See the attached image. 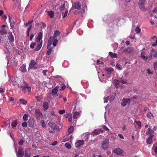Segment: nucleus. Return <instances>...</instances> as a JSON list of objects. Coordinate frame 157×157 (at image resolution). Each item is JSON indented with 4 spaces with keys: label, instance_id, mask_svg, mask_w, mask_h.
I'll return each mask as SVG.
<instances>
[{
    "label": "nucleus",
    "instance_id": "obj_1",
    "mask_svg": "<svg viewBox=\"0 0 157 157\" xmlns=\"http://www.w3.org/2000/svg\"><path fill=\"white\" fill-rule=\"evenodd\" d=\"M17 86L18 87L21 88L22 91L25 93L27 92L29 93L30 92L31 90V87L24 80H23V82H21V84L20 83L19 84L17 83Z\"/></svg>",
    "mask_w": 157,
    "mask_h": 157
},
{
    "label": "nucleus",
    "instance_id": "obj_2",
    "mask_svg": "<svg viewBox=\"0 0 157 157\" xmlns=\"http://www.w3.org/2000/svg\"><path fill=\"white\" fill-rule=\"evenodd\" d=\"M87 6L85 4L82 5V7L81 8V4L79 2H74L71 9H76L80 10L79 13L82 14L83 13L85 12V9L86 8Z\"/></svg>",
    "mask_w": 157,
    "mask_h": 157
},
{
    "label": "nucleus",
    "instance_id": "obj_3",
    "mask_svg": "<svg viewBox=\"0 0 157 157\" xmlns=\"http://www.w3.org/2000/svg\"><path fill=\"white\" fill-rule=\"evenodd\" d=\"M146 2V0H139V6L140 8L142 10L144 11H145L147 10L146 8L144 6V5Z\"/></svg>",
    "mask_w": 157,
    "mask_h": 157
},
{
    "label": "nucleus",
    "instance_id": "obj_4",
    "mask_svg": "<svg viewBox=\"0 0 157 157\" xmlns=\"http://www.w3.org/2000/svg\"><path fill=\"white\" fill-rule=\"evenodd\" d=\"M109 140L108 139H106L103 140L102 141V147L103 149L105 150L108 149L109 147Z\"/></svg>",
    "mask_w": 157,
    "mask_h": 157
},
{
    "label": "nucleus",
    "instance_id": "obj_5",
    "mask_svg": "<svg viewBox=\"0 0 157 157\" xmlns=\"http://www.w3.org/2000/svg\"><path fill=\"white\" fill-rule=\"evenodd\" d=\"M35 113L36 117V119L40 120L42 116V114L39 109H36L35 111Z\"/></svg>",
    "mask_w": 157,
    "mask_h": 157
},
{
    "label": "nucleus",
    "instance_id": "obj_6",
    "mask_svg": "<svg viewBox=\"0 0 157 157\" xmlns=\"http://www.w3.org/2000/svg\"><path fill=\"white\" fill-rule=\"evenodd\" d=\"M130 101L131 100L130 98H123L121 102V104L122 106H124L127 104H129Z\"/></svg>",
    "mask_w": 157,
    "mask_h": 157
},
{
    "label": "nucleus",
    "instance_id": "obj_7",
    "mask_svg": "<svg viewBox=\"0 0 157 157\" xmlns=\"http://www.w3.org/2000/svg\"><path fill=\"white\" fill-rule=\"evenodd\" d=\"M9 21L10 23V25L11 28H13L14 27V24L15 23V20L14 18L9 16Z\"/></svg>",
    "mask_w": 157,
    "mask_h": 157
},
{
    "label": "nucleus",
    "instance_id": "obj_8",
    "mask_svg": "<svg viewBox=\"0 0 157 157\" xmlns=\"http://www.w3.org/2000/svg\"><path fill=\"white\" fill-rule=\"evenodd\" d=\"M103 132V130L101 129H95L93 131L92 133L93 135L94 136L98 135L100 133H102Z\"/></svg>",
    "mask_w": 157,
    "mask_h": 157
},
{
    "label": "nucleus",
    "instance_id": "obj_9",
    "mask_svg": "<svg viewBox=\"0 0 157 157\" xmlns=\"http://www.w3.org/2000/svg\"><path fill=\"white\" fill-rule=\"evenodd\" d=\"M114 153L118 155H120L123 153L124 151L119 148L118 147L114 149L113 150Z\"/></svg>",
    "mask_w": 157,
    "mask_h": 157
},
{
    "label": "nucleus",
    "instance_id": "obj_10",
    "mask_svg": "<svg viewBox=\"0 0 157 157\" xmlns=\"http://www.w3.org/2000/svg\"><path fill=\"white\" fill-rule=\"evenodd\" d=\"M37 64V63L35 61L32 59L29 65V67L28 68V70H29L33 68V67Z\"/></svg>",
    "mask_w": 157,
    "mask_h": 157
},
{
    "label": "nucleus",
    "instance_id": "obj_11",
    "mask_svg": "<svg viewBox=\"0 0 157 157\" xmlns=\"http://www.w3.org/2000/svg\"><path fill=\"white\" fill-rule=\"evenodd\" d=\"M84 143L83 140H81L78 141L75 143V146L76 148L79 147L80 146L83 145Z\"/></svg>",
    "mask_w": 157,
    "mask_h": 157
},
{
    "label": "nucleus",
    "instance_id": "obj_12",
    "mask_svg": "<svg viewBox=\"0 0 157 157\" xmlns=\"http://www.w3.org/2000/svg\"><path fill=\"white\" fill-rule=\"evenodd\" d=\"M8 34V39L9 40L10 42H13L14 41V39L12 33H10Z\"/></svg>",
    "mask_w": 157,
    "mask_h": 157
},
{
    "label": "nucleus",
    "instance_id": "obj_13",
    "mask_svg": "<svg viewBox=\"0 0 157 157\" xmlns=\"http://www.w3.org/2000/svg\"><path fill=\"white\" fill-rule=\"evenodd\" d=\"M26 65L25 64H23L21 66L20 68V70L22 72H25L26 71Z\"/></svg>",
    "mask_w": 157,
    "mask_h": 157
},
{
    "label": "nucleus",
    "instance_id": "obj_14",
    "mask_svg": "<svg viewBox=\"0 0 157 157\" xmlns=\"http://www.w3.org/2000/svg\"><path fill=\"white\" fill-rule=\"evenodd\" d=\"M48 103L47 102H44L43 107L44 109V110H47L48 108Z\"/></svg>",
    "mask_w": 157,
    "mask_h": 157
},
{
    "label": "nucleus",
    "instance_id": "obj_15",
    "mask_svg": "<svg viewBox=\"0 0 157 157\" xmlns=\"http://www.w3.org/2000/svg\"><path fill=\"white\" fill-rule=\"evenodd\" d=\"M153 136V135H151L147 139L146 142L147 144H151L152 143V138Z\"/></svg>",
    "mask_w": 157,
    "mask_h": 157
},
{
    "label": "nucleus",
    "instance_id": "obj_16",
    "mask_svg": "<svg viewBox=\"0 0 157 157\" xmlns=\"http://www.w3.org/2000/svg\"><path fill=\"white\" fill-rule=\"evenodd\" d=\"M145 53L144 52H142L141 53V57L142 58V59L144 60H147L148 59V57L147 56H145Z\"/></svg>",
    "mask_w": 157,
    "mask_h": 157
},
{
    "label": "nucleus",
    "instance_id": "obj_17",
    "mask_svg": "<svg viewBox=\"0 0 157 157\" xmlns=\"http://www.w3.org/2000/svg\"><path fill=\"white\" fill-rule=\"evenodd\" d=\"M24 152L22 151V150L20 148L18 150V157H22L24 155Z\"/></svg>",
    "mask_w": 157,
    "mask_h": 157
},
{
    "label": "nucleus",
    "instance_id": "obj_18",
    "mask_svg": "<svg viewBox=\"0 0 157 157\" xmlns=\"http://www.w3.org/2000/svg\"><path fill=\"white\" fill-rule=\"evenodd\" d=\"M0 33L2 35H4L7 34L6 30L4 28H0Z\"/></svg>",
    "mask_w": 157,
    "mask_h": 157
},
{
    "label": "nucleus",
    "instance_id": "obj_19",
    "mask_svg": "<svg viewBox=\"0 0 157 157\" xmlns=\"http://www.w3.org/2000/svg\"><path fill=\"white\" fill-rule=\"evenodd\" d=\"M153 133L154 132L153 131V130L150 128H148L147 129V135H150V136L151 135H153Z\"/></svg>",
    "mask_w": 157,
    "mask_h": 157
},
{
    "label": "nucleus",
    "instance_id": "obj_20",
    "mask_svg": "<svg viewBox=\"0 0 157 157\" xmlns=\"http://www.w3.org/2000/svg\"><path fill=\"white\" fill-rule=\"evenodd\" d=\"M48 124L50 125L51 127H52L54 129H56L57 128V126L55 123H53L51 121H50L48 123Z\"/></svg>",
    "mask_w": 157,
    "mask_h": 157
},
{
    "label": "nucleus",
    "instance_id": "obj_21",
    "mask_svg": "<svg viewBox=\"0 0 157 157\" xmlns=\"http://www.w3.org/2000/svg\"><path fill=\"white\" fill-rule=\"evenodd\" d=\"M109 54L112 58H117V57L118 56L116 53H113L110 52L109 53Z\"/></svg>",
    "mask_w": 157,
    "mask_h": 157
},
{
    "label": "nucleus",
    "instance_id": "obj_22",
    "mask_svg": "<svg viewBox=\"0 0 157 157\" xmlns=\"http://www.w3.org/2000/svg\"><path fill=\"white\" fill-rule=\"evenodd\" d=\"M123 52L126 54L130 53L131 52V50L130 48H128L124 50Z\"/></svg>",
    "mask_w": 157,
    "mask_h": 157
},
{
    "label": "nucleus",
    "instance_id": "obj_23",
    "mask_svg": "<svg viewBox=\"0 0 157 157\" xmlns=\"http://www.w3.org/2000/svg\"><path fill=\"white\" fill-rule=\"evenodd\" d=\"M67 4V1H64L63 4L60 6L59 8V10L61 11H62V10H63L65 8V5H66V4Z\"/></svg>",
    "mask_w": 157,
    "mask_h": 157
},
{
    "label": "nucleus",
    "instance_id": "obj_24",
    "mask_svg": "<svg viewBox=\"0 0 157 157\" xmlns=\"http://www.w3.org/2000/svg\"><path fill=\"white\" fill-rule=\"evenodd\" d=\"M42 32H40L38 34V37L36 39L37 41H39L41 40L42 37Z\"/></svg>",
    "mask_w": 157,
    "mask_h": 157
},
{
    "label": "nucleus",
    "instance_id": "obj_25",
    "mask_svg": "<svg viewBox=\"0 0 157 157\" xmlns=\"http://www.w3.org/2000/svg\"><path fill=\"white\" fill-rule=\"evenodd\" d=\"M79 116V113L78 112H76L73 114V118L75 119H77Z\"/></svg>",
    "mask_w": 157,
    "mask_h": 157
},
{
    "label": "nucleus",
    "instance_id": "obj_26",
    "mask_svg": "<svg viewBox=\"0 0 157 157\" xmlns=\"http://www.w3.org/2000/svg\"><path fill=\"white\" fill-rule=\"evenodd\" d=\"M48 14L51 18H52L54 16V13L52 11H50L48 12Z\"/></svg>",
    "mask_w": 157,
    "mask_h": 157
},
{
    "label": "nucleus",
    "instance_id": "obj_27",
    "mask_svg": "<svg viewBox=\"0 0 157 157\" xmlns=\"http://www.w3.org/2000/svg\"><path fill=\"white\" fill-rule=\"evenodd\" d=\"M105 70H106L109 74H110L111 73L113 72L114 70L113 68L110 67L106 68Z\"/></svg>",
    "mask_w": 157,
    "mask_h": 157
},
{
    "label": "nucleus",
    "instance_id": "obj_28",
    "mask_svg": "<svg viewBox=\"0 0 157 157\" xmlns=\"http://www.w3.org/2000/svg\"><path fill=\"white\" fill-rule=\"evenodd\" d=\"M17 124V121H13L12 122L11 124V126L12 128L15 127Z\"/></svg>",
    "mask_w": 157,
    "mask_h": 157
},
{
    "label": "nucleus",
    "instance_id": "obj_29",
    "mask_svg": "<svg viewBox=\"0 0 157 157\" xmlns=\"http://www.w3.org/2000/svg\"><path fill=\"white\" fill-rule=\"evenodd\" d=\"M116 67L117 69L120 70H121L122 69V66L118 62L117 63Z\"/></svg>",
    "mask_w": 157,
    "mask_h": 157
},
{
    "label": "nucleus",
    "instance_id": "obj_30",
    "mask_svg": "<svg viewBox=\"0 0 157 157\" xmlns=\"http://www.w3.org/2000/svg\"><path fill=\"white\" fill-rule=\"evenodd\" d=\"M135 122L136 123L137 125L138 126V128L139 129H140L141 127V123L140 121H135Z\"/></svg>",
    "mask_w": 157,
    "mask_h": 157
},
{
    "label": "nucleus",
    "instance_id": "obj_31",
    "mask_svg": "<svg viewBox=\"0 0 157 157\" xmlns=\"http://www.w3.org/2000/svg\"><path fill=\"white\" fill-rule=\"evenodd\" d=\"M42 46V43H40L38 45H37V47L35 48V50L36 51H38L39 50L41 47Z\"/></svg>",
    "mask_w": 157,
    "mask_h": 157
},
{
    "label": "nucleus",
    "instance_id": "obj_32",
    "mask_svg": "<svg viewBox=\"0 0 157 157\" xmlns=\"http://www.w3.org/2000/svg\"><path fill=\"white\" fill-rule=\"evenodd\" d=\"M66 117L68 119V120L69 121H71L72 119V116L71 114H67L66 116Z\"/></svg>",
    "mask_w": 157,
    "mask_h": 157
},
{
    "label": "nucleus",
    "instance_id": "obj_33",
    "mask_svg": "<svg viewBox=\"0 0 157 157\" xmlns=\"http://www.w3.org/2000/svg\"><path fill=\"white\" fill-rule=\"evenodd\" d=\"M74 130V127L72 126H71L68 129V132L69 134H70L73 132Z\"/></svg>",
    "mask_w": 157,
    "mask_h": 157
},
{
    "label": "nucleus",
    "instance_id": "obj_34",
    "mask_svg": "<svg viewBox=\"0 0 157 157\" xmlns=\"http://www.w3.org/2000/svg\"><path fill=\"white\" fill-rule=\"evenodd\" d=\"M19 101L21 103L23 104V105H25L27 103V101H26L23 99H20Z\"/></svg>",
    "mask_w": 157,
    "mask_h": 157
},
{
    "label": "nucleus",
    "instance_id": "obj_35",
    "mask_svg": "<svg viewBox=\"0 0 157 157\" xmlns=\"http://www.w3.org/2000/svg\"><path fill=\"white\" fill-rule=\"evenodd\" d=\"M60 34V32L57 30H56L55 31L54 33V36H54L55 37V36H56L58 35H59Z\"/></svg>",
    "mask_w": 157,
    "mask_h": 157
},
{
    "label": "nucleus",
    "instance_id": "obj_36",
    "mask_svg": "<svg viewBox=\"0 0 157 157\" xmlns=\"http://www.w3.org/2000/svg\"><path fill=\"white\" fill-rule=\"evenodd\" d=\"M102 127L103 129L107 131L108 132H109L110 131V130L109 129L108 127L105 125H103L102 126Z\"/></svg>",
    "mask_w": 157,
    "mask_h": 157
},
{
    "label": "nucleus",
    "instance_id": "obj_37",
    "mask_svg": "<svg viewBox=\"0 0 157 157\" xmlns=\"http://www.w3.org/2000/svg\"><path fill=\"white\" fill-rule=\"evenodd\" d=\"M57 91L58 90L57 89L54 88L52 90L51 94L52 95H53L55 94H56L57 93Z\"/></svg>",
    "mask_w": 157,
    "mask_h": 157
},
{
    "label": "nucleus",
    "instance_id": "obj_38",
    "mask_svg": "<svg viewBox=\"0 0 157 157\" xmlns=\"http://www.w3.org/2000/svg\"><path fill=\"white\" fill-rule=\"evenodd\" d=\"M135 31L136 33H139L141 31V29L139 27L137 26L136 27Z\"/></svg>",
    "mask_w": 157,
    "mask_h": 157
},
{
    "label": "nucleus",
    "instance_id": "obj_39",
    "mask_svg": "<svg viewBox=\"0 0 157 157\" xmlns=\"http://www.w3.org/2000/svg\"><path fill=\"white\" fill-rule=\"evenodd\" d=\"M147 117L151 119L153 117V115L150 112H149L147 114Z\"/></svg>",
    "mask_w": 157,
    "mask_h": 157
},
{
    "label": "nucleus",
    "instance_id": "obj_40",
    "mask_svg": "<svg viewBox=\"0 0 157 157\" xmlns=\"http://www.w3.org/2000/svg\"><path fill=\"white\" fill-rule=\"evenodd\" d=\"M58 40L57 39H55L53 42L52 44L54 46H55L58 43Z\"/></svg>",
    "mask_w": 157,
    "mask_h": 157
},
{
    "label": "nucleus",
    "instance_id": "obj_41",
    "mask_svg": "<svg viewBox=\"0 0 157 157\" xmlns=\"http://www.w3.org/2000/svg\"><path fill=\"white\" fill-rule=\"evenodd\" d=\"M52 43V42L50 41V40H48V44L47 45V48H50V47H51V45Z\"/></svg>",
    "mask_w": 157,
    "mask_h": 157
},
{
    "label": "nucleus",
    "instance_id": "obj_42",
    "mask_svg": "<svg viewBox=\"0 0 157 157\" xmlns=\"http://www.w3.org/2000/svg\"><path fill=\"white\" fill-rule=\"evenodd\" d=\"M65 145L66 147L68 149H70L71 148V144L69 143H67L65 144Z\"/></svg>",
    "mask_w": 157,
    "mask_h": 157
},
{
    "label": "nucleus",
    "instance_id": "obj_43",
    "mask_svg": "<svg viewBox=\"0 0 157 157\" xmlns=\"http://www.w3.org/2000/svg\"><path fill=\"white\" fill-rule=\"evenodd\" d=\"M52 49V48L50 47L47 51V54L48 55H50L51 53Z\"/></svg>",
    "mask_w": 157,
    "mask_h": 157
},
{
    "label": "nucleus",
    "instance_id": "obj_44",
    "mask_svg": "<svg viewBox=\"0 0 157 157\" xmlns=\"http://www.w3.org/2000/svg\"><path fill=\"white\" fill-rule=\"evenodd\" d=\"M28 116L27 114H25L23 117V119L25 121H26L28 120Z\"/></svg>",
    "mask_w": 157,
    "mask_h": 157
},
{
    "label": "nucleus",
    "instance_id": "obj_45",
    "mask_svg": "<svg viewBox=\"0 0 157 157\" xmlns=\"http://www.w3.org/2000/svg\"><path fill=\"white\" fill-rule=\"evenodd\" d=\"M33 20H29L28 21V22L27 23H26L25 24V25L26 26H27L29 24H31L33 22Z\"/></svg>",
    "mask_w": 157,
    "mask_h": 157
},
{
    "label": "nucleus",
    "instance_id": "obj_46",
    "mask_svg": "<svg viewBox=\"0 0 157 157\" xmlns=\"http://www.w3.org/2000/svg\"><path fill=\"white\" fill-rule=\"evenodd\" d=\"M109 97H105L104 98V101L105 103H107L109 100Z\"/></svg>",
    "mask_w": 157,
    "mask_h": 157
},
{
    "label": "nucleus",
    "instance_id": "obj_47",
    "mask_svg": "<svg viewBox=\"0 0 157 157\" xmlns=\"http://www.w3.org/2000/svg\"><path fill=\"white\" fill-rule=\"evenodd\" d=\"M59 113L60 114H63L65 113V110L64 109H62L59 111Z\"/></svg>",
    "mask_w": 157,
    "mask_h": 157
},
{
    "label": "nucleus",
    "instance_id": "obj_48",
    "mask_svg": "<svg viewBox=\"0 0 157 157\" xmlns=\"http://www.w3.org/2000/svg\"><path fill=\"white\" fill-rule=\"evenodd\" d=\"M22 126L23 127H26L27 125V124L26 122H24L21 124Z\"/></svg>",
    "mask_w": 157,
    "mask_h": 157
},
{
    "label": "nucleus",
    "instance_id": "obj_49",
    "mask_svg": "<svg viewBox=\"0 0 157 157\" xmlns=\"http://www.w3.org/2000/svg\"><path fill=\"white\" fill-rule=\"evenodd\" d=\"M55 39L54 36H51L49 38L48 40H50L53 42Z\"/></svg>",
    "mask_w": 157,
    "mask_h": 157
},
{
    "label": "nucleus",
    "instance_id": "obj_50",
    "mask_svg": "<svg viewBox=\"0 0 157 157\" xmlns=\"http://www.w3.org/2000/svg\"><path fill=\"white\" fill-rule=\"evenodd\" d=\"M41 24L42 25L41 28L42 29H44L46 27V24L44 22H42Z\"/></svg>",
    "mask_w": 157,
    "mask_h": 157
},
{
    "label": "nucleus",
    "instance_id": "obj_51",
    "mask_svg": "<svg viewBox=\"0 0 157 157\" xmlns=\"http://www.w3.org/2000/svg\"><path fill=\"white\" fill-rule=\"evenodd\" d=\"M120 82L122 83L123 84H126L127 83V81L126 80H123L121 79H120Z\"/></svg>",
    "mask_w": 157,
    "mask_h": 157
},
{
    "label": "nucleus",
    "instance_id": "obj_52",
    "mask_svg": "<svg viewBox=\"0 0 157 157\" xmlns=\"http://www.w3.org/2000/svg\"><path fill=\"white\" fill-rule=\"evenodd\" d=\"M36 45L35 43H33L32 44H31L30 47L31 48L33 49L34 48V46Z\"/></svg>",
    "mask_w": 157,
    "mask_h": 157
},
{
    "label": "nucleus",
    "instance_id": "obj_53",
    "mask_svg": "<svg viewBox=\"0 0 157 157\" xmlns=\"http://www.w3.org/2000/svg\"><path fill=\"white\" fill-rule=\"evenodd\" d=\"M36 99L38 101L40 102V101L41 98L39 96H36L35 97Z\"/></svg>",
    "mask_w": 157,
    "mask_h": 157
},
{
    "label": "nucleus",
    "instance_id": "obj_54",
    "mask_svg": "<svg viewBox=\"0 0 157 157\" xmlns=\"http://www.w3.org/2000/svg\"><path fill=\"white\" fill-rule=\"evenodd\" d=\"M68 12V10H66V11H65V12L64 13V15H63V18H64L66 17V16H67V14Z\"/></svg>",
    "mask_w": 157,
    "mask_h": 157
},
{
    "label": "nucleus",
    "instance_id": "obj_55",
    "mask_svg": "<svg viewBox=\"0 0 157 157\" xmlns=\"http://www.w3.org/2000/svg\"><path fill=\"white\" fill-rule=\"evenodd\" d=\"M114 82L115 85H118L120 81L117 80L116 79V80H114Z\"/></svg>",
    "mask_w": 157,
    "mask_h": 157
},
{
    "label": "nucleus",
    "instance_id": "obj_56",
    "mask_svg": "<svg viewBox=\"0 0 157 157\" xmlns=\"http://www.w3.org/2000/svg\"><path fill=\"white\" fill-rule=\"evenodd\" d=\"M24 143V141L23 140H21L19 142V144L20 145H22Z\"/></svg>",
    "mask_w": 157,
    "mask_h": 157
},
{
    "label": "nucleus",
    "instance_id": "obj_57",
    "mask_svg": "<svg viewBox=\"0 0 157 157\" xmlns=\"http://www.w3.org/2000/svg\"><path fill=\"white\" fill-rule=\"evenodd\" d=\"M48 72V70H43L42 73L44 76L46 75V73Z\"/></svg>",
    "mask_w": 157,
    "mask_h": 157
},
{
    "label": "nucleus",
    "instance_id": "obj_58",
    "mask_svg": "<svg viewBox=\"0 0 157 157\" xmlns=\"http://www.w3.org/2000/svg\"><path fill=\"white\" fill-rule=\"evenodd\" d=\"M57 141H55L51 144V145L52 146H55L57 145Z\"/></svg>",
    "mask_w": 157,
    "mask_h": 157
},
{
    "label": "nucleus",
    "instance_id": "obj_59",
    "mask_svg": "<svg viewBox=\"0 0 157 157\" xmlns=\"http://www.w3.org/2000/svg\"><path fill=\"white\" fill-rule=\"evenodd\" d=\"M61 87L62 88L60 89V90H64V89L65 88H66V86H65V85L63 84V85H62L61 86Z\"/></svg>",
    "mask_w": 157,
    "mask_h": 157
},
{
    "label": "nucleus",
    "instance_id": "obj_60",
    "mask_svg": "<svg viewBox=\"0 0 157 157\" xmlns=\"http://www.w3.org/2000/svg\"><path fill=\"white\" fill-rule=\"evenodd\" d=\"M147 71L148 74H152L153 73L149 69H148Z\"/></svg>",
    "mask_w": 157,
    "mask_h": 157
},
{
    "label": "nucleus",
    "instance_id": "obj_61",
    "mask_svg": "<svg viewBox=\"0 0 157 157\" xmlns=\"http://www.w3.org/2000/svg\"><path fill=\"white\" fill-rule=\"evenodd\" d=\"M157 45V38H156V40H155V42H154L152 44V45L153 46H155Z\"/></svg>",
    "mask_w": 157,
    "mask_h": 157
},
{
    "label": "nucleus",
    "instance_id": "obj_62",
    "mask_svg": "<svg viewBox=\"0 0 157 157\" xmlns=\"http://www.w3.org/2000/svg\"><path fill=\"white\" fill-rule=\"evenodd\" d=\"M41 125L43 127H45L46 124L44 121H42V122H41Z\"/></svg>",
    "mask_w": 157,
    "mask_h": 157
},
{
    "label": "nucleus",
    "instance_id": "obj_63",
    "mask_svg": "<svg viewBox=\"0 0 157 157\" xmlns=\"http://www.w3.org/2000/svg\"><path fill=\"white\" fill-rule=\"evenodd\" d=\"M154 152L155 153L157 154V146L154 147Z\"/></svg>",
    "mask_w": 157,
    "mask_h": 157
},
{
    "label": "nucleus",
    "instance_id": "obj_64",
    "mask_svg": "<svg viewBox=\"0 0 157 157\" xmlns=\"http://www.w3.org/2000/svg\"><path fill=\"white\" fill-rule=\"evenodd\" d=\"M154 67L155 69H157V63L155 62L154 63Z\"/></svg>",
    "mask_w": 157,
    "mask_h": 157
}]
</instances>
